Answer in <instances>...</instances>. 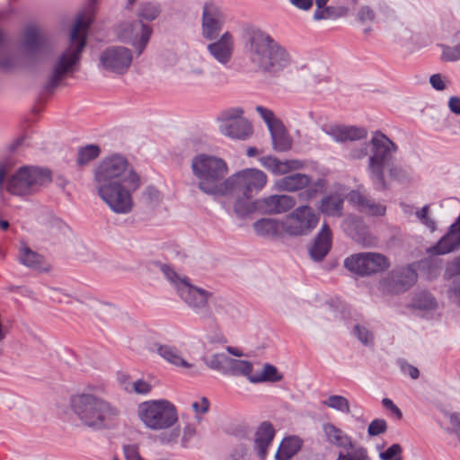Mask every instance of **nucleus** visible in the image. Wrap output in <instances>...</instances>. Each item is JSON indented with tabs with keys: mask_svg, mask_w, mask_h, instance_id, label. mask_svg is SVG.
<instances>
[{
	"mask_svg": "<svg viewBox=\"0 0 460 460\" xmlns=\"http://www.w3.org/2000/svg\"><path fill=\"white\" fill-rule=\"evenodd\" d=\"M447 78L440 74H434L429 77L431 86L437 91H443L447 88Z\"/></svg>",
	"mask_w": 460,
	"mask_h": 460,
	"instance_id": "nucleus-62",
	"label": "nucleus"
},
{
	"mask_svg": "<svg viewBox=\"0 0 460 460\" xmlns=\"http://www.w3.org/2000/svg\"><path fill=\"white\" fill-rule=\"evenodd\" d=\"M93 183L98 196L116 214L132 210L131 193L140 185V177L121 155L103 158L94 169Z\"/></svg>",
	"mask_w": 460,
	"mask_h": 460,
	"instance_id": "nucleus-1",
	"label": "nucleus"
},
{
	"mask_svg": "<svg viewBox=\"0 0 460 460\" xmlns=\"http://www.w3.org/2000/svg\"><path fill=\"white\" fill-rule=\"evenodd\" d=\"M311 182L312 179L307 174L295 172L279 179L276 187L284 191H296L306 188Z\"/></svg>",
	"mask_w": 460,
	"mask_h": 460,
	"instance_id": "nucleus-25",
	"label": "nucleus"
},
{
	"mask_svg": "<svg viewBox=\"0 0 460 460\" xmlns=\"http://www.w3.org/2000/svg\"><path fill=\"white\" fill-rule=\"evenodd\" d=\"M389 176L398 181H408L411 177L410 170L402 167L400 164H395L393 162L385 168Z\"/></svg>",
	"mask_w": 460,
	"mask_h": 460,
	"instance_id": "nucleus-50",
	"label": "nucleus"
},
{
	"mask_svg": "<svg viewBox=\"0 0 460 460\" xmlns=\"http://www.w3.org/2000/svg\"><path fill=\"white\" fill-rule=\"evenodd\" d=\"M357 20L361 24L374 23L379 21V17L371 6L362 5L357 13Z\"/></svg>",
	"mask_w": 460,
	"mask_h": 460,
	"instance_id": "nucleus-49",
	"label": "nucleus"
},
{
	"mask_svg": "<svg viewBox=\"0 0 460 460\" xmlns=\"http://www.w3.org/2000/svg\"><path fill=\"white\" fill-rule=\"evenodd\" d=\"M282 376L279 374L276 367L265 364L263 366L262 371L258 375H253V376H249V381L251 383H261V382H277L281 380Z\"/></svg>",
	"mask_w": 460,
	"mask_h": 460,
	"instance_id": "nucleus-39",
	"label": "nucleus"
},
{
	"mask_svg": "<svg viewBox=\"0 0 460 460\" xmlns=\"http://www.w3.org/2000/svg\"><path fill=\"white\" fill-rule=\"evenodd\" d=\"M354 335L366 346L372 345L374 342L373 333L365 326L356 324L353 329Z\"/></svg>",
	"mask_w": 460,
	"mask_h": 460,
	"instance_id": "nucleus-52",
	"label": "nucleus"
},
{
	"mask_svg": "<svg viewBox=\"0 0 460 460\" xmlns=\"http://www.w3.org/2000/svg\"><path fill=\"white\" fill-rule=\"evenodd\" d=\"M124 390L128 393H135L137 394H147L152 390V385L143 379H137L124 386Z\"/></svg>",
	"mask_w": 460,
	"mask_h": 460,
	"instance_id": "nucleus-51",
	"label": "nucleus"
},
{
	"mask_svg": "<svg viewBox=\"0 0 460 460\" xmlns=\"http://www.w3.org/2000/svg\"><path fill=\"white\" fill-rule=\"evenodd\" d=\"M454 42V46L441 45L444 61L453 62L460 59V31L455 35Z\"/></svg>",
	"mask_w": 460,
	"mask_h": 460,
	"instance_id": "nucleus-43",
	"label": "nucleus"
},
{
	"mask_svg": "<svg viewBox=\"0 0 460 460\" xmlns=\"http://www.w3.org/2000/svg\"><path fill=\"white\" fill-rule=\"evenodd\" d=\"M303 440L296 435L285 438L277 453L278 460H288L302 447Z\"/></svg>",
	"mask_w": 460,
	"mask_h": 460,
	"instance_id": "nucleus-32",
	"label": "nucleus"
},
{
	"mask_svg": "<svg viewBox=\"0 0 460 460\" xmlns=\"http://www.w3.org/2000/svg\"><path fill=\"white\" fill-rule=\"evenodd\" d=\"M344 199L339 194L325 196L321 200L320 210L329 217H340L342 216Z\"/></svg>",
	"mask_w": 460,
	"mask_h": 460,
	"instance_id": "nucleus-31",
	"label": "nucleus"
},
{
	"mask_svg": "<svg viewBox=\"0 0 460 460\" xmlns=\"http://www.w3.org/2000/svg\"><path fill=\"white\" fill-rule=\"evenodd\" d=\"M254 231L260 235H271L277 233V224L270 218H261L253 224Z\"/></svg>",
	"mask_w": 460,
	"mask_h": 460,
	"instance_id": "nucleus-46",
	"label": "nucleus"
},
{
	"mask_svg": "<svg viewBox=\"0 0 460 460\" xmlns=\"http://www.w3.org/2000/svg\"><path fill=\"white\" fill-rule=\"evenodd\" d=\"M319 217L308 205L297 207L282 224L283 230L290 235H305L315 228Z\"/></svg>",
	"mask_w": 460,
	"mask_h": 460,
	"instance_id": "nucleus-15",
	"label": "nucleus"
},
{
	"mask_svg": "<svg viewBox=\"0 0 460 460\" xmlns=\"http://www.w3.org/2000/svg\"><path fill=\"white\" fill-rule=\"evenodd\" d=\"M154 349L166 361L176 366L182 367H190V364H189L185 359H183L181 356L179 349L171 345L167 344H154Z\"/></svg>",
	"mask_w": 460,
	"mask_h": 460,
	"instance_id": "nucleus-30",
	"label": "nucleus"
},
{
	"mask_svg": "<svg viewBox=\"0 0 460 460\" xmlns=\"http://www.w3.org/2000/svg\"><path fill=\"white\" fill-rule=\"evenodd\" d=\"M337 460H367V456L363 449H357L347 454H340Z\"/></svg>",
	"mask_w": 460,
	"mask_h": 460,
	"instance_id": "nucleus-60",
	"label": "nucleus"
},
{
	"mask_svg": "<svg viewBox=\"0 0 460 460\" xmlns=\"http://www.w3.org/2000/svg\"><path fill=\"white\" fill-rule=\"evenodd\" d=\"M191 170L200 191L209 196H219L228 172L225 160L200 154L192 158Z\"/></svg>",
	"mask_w": 460,
	"mask_h": 460,
	"instance_id": "nucleus-6",
	"label": "nucleus"
},
{
	"mask_svg": "<svg viewBox=\"0 0 460 460\" xmlns=\"http://www.w3.org/2000/svg\"><path fill=\"white\" fill-rule=\"evenodd\" d=\"M322 404L342 413H349V402L342 395H331L322 402Z\"/></svg>",
	"mask_w": 460,
	"mask_h": 460,
	"instance_id": "nucleus-41",
	"label": "nucleus"
},
{
	"mask_svg": "<svg viewBox=\"0 0 460 460\" xmlns=\"http://www.w3.org/2000/svg\"><path fill=\"white\" fill-rule=\"evenodd\" d=\"M296 205V199L289 195H271L261 199V209L267 214L284 213Z\"/></svg>",
	"mask_w": 460,
	"mask_h": 460,
	"instance_id": "nucleus-23",
	"label": "nucleus"
},
{
	"mask_svg": "<svg viewBox=\"0 0 460 460\" xmlns=\"http://www.w3.org/2000/svg\"><path fill=\"white\" fill-rule=\"evenodd\" d=\"M155 265L175 286L180 297L195 314H199L201 319H210L213 316V312L209 306L211 293L191 285L187 278H181L168 264L156 261Z\"/></svg>",
	"mask_w": 460,
	"mask_h": 460,
	"instance_id": "nucleus-8",
	"label": "nucleus"
},
{
	"mask_svg": "<svg viewBox=\"0 0 460 460\" xmlns=\"http://www.w3.org/2000/svg\"><path fill=\"white\" fill-rule=\"evenodd\" d=\"M323 131L339 143L364 139L367 136L365 128L342 125H324Z\"/></svg>",
	"mask_w": 460,
	"mask_h": 460,
	"instance_id": "nucleus-20",
	"label": "nucleus"
},
{
	"mask_svg": "<svg viewBox=\"0 0 460 460\" xmlns=\"http://www.w3.org/2000/svg\"><path fill=\"white\" fill-rule=\"evenodd\" d=\"M100 0H85L83 13H80L70 31L69 42L66 49L61 53L53 64L43 89L52 93L66 75L74 72V68L80 61L81 54L86 45L88 29L93 20Z\"/></svg>",
	"mask_w": 460,
	"mask_h": 460,
	"instance_id": "nucleus-2",
	"label": "nucleus"
},
{
	"mask_svg": "<svg viewBox=\"0 0 460 460\" xmlns=\"http://www.w3.org/2000/svg\"><path fill=\"white\" fill-rule=\"evenodd\" d=\"M447 296L453 303L460 305V277L451 280L447 290Z\"/></svg>",
	"mask_w": 460,
	"mask_h": 460,
	"instance_id": "nucleus-55",
	"label": "nucleus"
},
{
	"mask_svg": "<svg viewBox=\"0 0 460 460\" xmlns=\"http://www.w3.org/2000/svg\"><path fill=\"white\" fill-rule=\"evenodd\" d=\"M229 359L230 357L226 353H215L209 357L204 358L203 361L208 368L226 375Z\"/></svg>",
	"mask_w": 460,
	"mask_h": 460,
	"instance_id": "nucleus-38",
	"label": "nucleus"
},
{
	"mask_svg": "<svg viewBox=\"0 0 460 460\" xmlns=\"http://www.w3.org/2000/svg\"><path fill=\"white\" fill-rule=\"evenodd\" d=\"M208 44L207 51L210 57L221 66L227 67L234 55V37L229 31H226L219 38Z\"/></svg>",
	"mask_w": 460,
	"mask_h": 460,
	"instance_id": "nucleus-19",
	"label": "nucleus"
},
{
	"mask_svg": "<svg viewBox=\"0 0 460 460\" xmlns=\"http://www.w3.org/2000/svg\"><path fill=\"white\" fill-rule=\"evenodd\" d=\"M271 137L274 150L285 152L291 148L292 142L282 122H277V126L269 130Z\"/></svg>",
	"mask_w": 460,
	"mask_h": 460,
	"instance_id": "nucleus-33",
	"label": "nucleus"
},
{
	"mask_svg": "<svg viewBox=\"0 0 460 460\" xmlns=\"http://www.w3.org/2000/svg\"><path fill=\"white\" fill-rule=\"evenodd\" d=\"M345 233L358 243H366L367 227L361 217L349 215L342 222Z\"/></svg>",
	"mask_w": 460,
	"mask_h": 460,
	"instance_id": "nucleus-26",
	"label": "nucleus"
},
{
	"mask_svg": "<svg viewBox=\"0 0 460 460\" xmlns=\"http://www.w3.org/2000/svg\"><path fill=\"white\" fill-rule=\"evenodd\" d=\"M226 15L221 6L214 1H206L202 6L201 35L207 40L219 37L224 27Z\"/></svg>",
	"mask_w": 460,
	"mask_h": 460,
	"instance_id": "nucleus-17",
	"label": "nucleus"
},
{
	"mask_svg": "<svg viewBox=\"0 0 460 460\" xmlns=\"http://www.w3.org/2000/svg\"><path fill=\"white\" fill-rule=\"evenodd\" d=\"M332 443L344 449L353 448V445L346 433H335L330 438Z\"/></svg>",
	"mask_w": 460,
	"mask_h": 460,
	"instance_id": "nucleus-56",
	"label": "nucleus"
},
{
	"mask_svg": "<svg viewBox=\"0 0 460 460\" xmlns=\"http://www.w3.org/2000/svg\"><path fill=\"white\" fill-rule=\"evenodd\" d=\"M411 305L414 309L429 312L436 309L438 303L430 292L421 290L412 296Z\"/></svg>",
	"mask_w": 460,
	"mask_h": 460,
	"instance_id": "nucleus-34",
	"label": "nucleus"
},
{
	"mask_svg": "<svg viewBox=\"0 0 460 460\" xmlns=\"http://www.w3.org/2000/svg\"><path fill=\"white\" fill-rule=\"evenodd\" d=\"M349 155H350V157L352 159H362V158H365L367 156L369 157V155H370L369 142L368 143H365L360 147L353 148L350 151Z\"/></svg>",
	"mask_w": 460,
	"mask_h": 460,
	"instance_id": "nucleus-63",
	"label": "nucleus"
},
{
	"mask_svg": "<svg viewBox=\"0 0 460 460\" xmlns=\"http://www.w3.org/2000/svg\"><path fill=\"white\" fill-rule=\"evenodd\" d=\"M17 57L9 50V43L0 49V68L5 71L14 69L18 66Z\"/></svg>",
	"mask_w": 460,
	"mask_h": 460,
	"instance_id": "nucleus-42",
	"label": "nucleus"
},
{
	"mask_svg": "<svg viewBox=\"0 0 460 460\" xmlns=\"http://www.w3.org/2000/svg\"><path fill=\"white\" fill-rule=\"evenodd\" d=\"M220 132L231 138L245 140L252 134V127L246 119H239L233 124L219 125Z\"/></svg>",
	"mask_w": 460,
	"mask_h": 460,
	"instance_id": "nucleus-28",
	"label": "nucleus"
},
{
	"mask_svg": "<svg viewBox=\"0 0 460 460\" xmlns=\"http://www.w3.org/2000/svg\"><path fill=\"white\" fill-rule=\"evenodd\" d=\"M143 197L146 203L155 206L160 200V192L155 188L149 186L145 190Z\"/></svg>",
	"mask_w": 460,
	"mask_h": 460,
	"instance_id": "nucleus-59",
	"label": "nucleus"
},
{
	"mask_svg": "<svg viewBox=\"0 0 460 460\" xmlns=\"http://www.w3.org/2000/svg\"><path fill=\"white\" fill-rule=\"evenodd\" d=\"M390 266L386 256L377 252H359L344 260V267L358 276H369L381 272Z\"/></svg>",
	"mask_w": 460,
	"mask_h": 460,
	"instance_id": "nucleus-13",
	"label": "nucleus"
},
{
	"mask_svg": "<svg viewBox=\"0 0 460 460\" xmlns=\"http://www.w3.org/2000/svg\"><path fill=\"white\" fill-rule=\"evenodd\" d=\"M70 406L82 423L95 429H115L119 410L107 401L91 394H77L70 397Z\"/></svg>",
	"mask_w": 460,
	"mask_h": 460,
	"instance_id": "nucleus-4",
	"label": "nucleus"
},
{
	"mask_svg": "<svg viewBox=\"0 0 460 460\" xmlns=\"http://www.w3.org/2000/svg\"><path fill=\"white\" fill-rule=\"evenodd\" d=\"M383 406L390 411L391 415L396 419L401 420L402 417V411L394 403V402L389 398H384L382 400Z\"/></svg>",
	"mask_w": 460,
	"mask_h": 460,
	"instance_id": "nucleus-61",
	"label": "nucleus"
},
{
	"mask_svg": "<svg viewBox=\"0 0 460 460\" xmlns=\"http://www.w3.org/2000/svg\"><path fill=\"white\" fill-rule=\"evenodd\" d=\"M261 165L274 174H285L286 164L278 158L268 155L261 158Z\"/></svg>",
	"mask_w": 460,
	"mask_h": 460,
	"instance_id": "nucleus-48",
	"label": "nucleus"
},
{
	"mask_svg": "<svg viewBox=\"0 0 460 460\" xmlns=\"http://www.w3.org/2000/svg\"><path fill=\"white\" fill-rule=\"evenodd\" d=\"M347 12L348 9L344 7L336 8L333 6L325 5L323 9L316 7L315 11L314 12L313 18L315 21L326 20L345 14Z\"/></svg>",
	"mask_w": 460,
	"mask_h": 460,
	"instance_id": "nucleus-44",
	"label": "nucleus"
},
{
	"mask_svg": "<svg viewBox=\"0 0 460 460\" xmlns=\"http://www.w3.org/2000/svg\"><path fill=\"white\" fill-rule=\"evenodd\" d=\"M398 366H399L401 371L404 375L410 376L411 378L417 379L420 376L419 369L416 367L409 364L406 360L399 359Z\"/></svg>",
	"mask_w": 460,
	"mask_h": 460,
	"instance_id": "nucleus-58",
	"label": "nucleus"
},
{
	"mask_svg": "<svg viewBox=\"0 0 460 460\" xmlns=\"http://www.w3.org/2000/svg\"><path fill=\"white\" fill-rule=\"evenodd\" d=\"M19 261L27 268L40 272H48L50 269L44 257L29 247L20 249Z\"/></svg>",
	"mask_w": 460,
	"mask_h": 460,
	"instance_id": "nucleus-27",
	"label": "nucleus"
},
{
	"mask_svg": "<svg viewBox=\"0 0 460 460\" xmlns=\"http://www.w3.org/2000/svg\"><path fill=\"white\" fill-rule=\"evenodd\" d=\"M459 247L460 232L456 230V226H449L447 234L429 248V252L434 255H444L457 250Z\"/></svg>",
	"mask_w": 460,
	"mask_h": 460,
	"instance_id": "nucleus-24",
	"label": "nucleus"
},
{
	"mask_svg": "<svg viewBox=\"0 0 460 460\" xmlns=\"http://www.w3.org/2000/svg\"><path fill=\"white\" fill-rule=\"evenodd\" d=\"M132 60L131 49L124 46H111L100 54L99 66L113 74L124 75L129 69Z\"/></svg>",
	"mask_w": 460,
	"mask_h": 460,
	"instance_id": "nucleus-16",
	"label": "nucleus"
},
{
	"mask_svg": "<svg viewBox=\"0 0 460 460\" xmlns=\"http://www.w3.org/2000/svg\"><path fill=\"white\" fill-rule=\"evenodd\" d=\"M162 9L159 4L154 2L143 3L137 11L138 20L152 22L161 13Z\"/></svg>",
	"mask_w": 460,
	"mask_h": 460,
	"instance_id": "nucleus-37",
	"label": "nucleus"
},
{
	"mask_svg": "<svg viewBox=\"0 0 460 460\" xmlns=\"http://www.w3.org/2000/svg\"><path fill=\"white\" fill-rule=\"evenodd\" d=\"M243 110L242 108L234 107L222 111L217 116V121L220 125L233 124L243 117Z\"/></svg>",
	"mask_w": 460,
	"mask_h": 460,
	"instance_id": "nucleus-45",
	"label": "nucleus"
},
{
	"mask_svg": "<svg viewBox=\"0 0 460 460\" xmlns=\"http://www.w3.org/2000/svg\"><path fill=\"white\" fill-rule=\"evenodd\" d=\"M234 211L239 218H245L258 209H261V200H252V195L235 196Z\"/></svg>",
	"mask_w": 460,
	"mask_h": 460,
	"instance_id": "nucleus-29",
	"label": "nucleus"
},
{
	"mask_svg": "<svg viewBox=\"0 0 460 460\" xmlns=\"http://www.w3.org/2000/svg\"><path fill=\"white\" fill-rule=\"evenodd\" d=\"M255 110L266 123L269 130L276 127L277 122H281L279 119H276L275 114L272 111L263 106H256Z\"/></svg>",
	"mask_w": 460,
	"mask_h": 460,
	"instance_id": "nucleus-53",
	"label": "nucleus"
},
{
	"mask_svg": "<svg viewBox=\"0 0 460 460\" xmlns=\"http://www.w3.org/2000/svg\"><path fill=\"white\" fill-rule=\"evenodd\" d=\"M244 39L250 61L261 71L277 74L290 64V56L286 49L267 32L249 28L245 31Z\"/></svg>",
	"mask_w": 460,
	"mask_h": 460,
	"instance_id": "nucleus-3",
	"label": "nucleus"
},
{
	"mask_svg": "<svg viewBox=\"0 0 460 460\" xmlns=\"http://www.w3.org/2000/svg\"><path fill=\"white\" fill-rule=\"evenodd\" d=\"M402 448L398 444H394L380 454L383 460L402 459Z\"/></svg>",
	"mask_w": 460,
	"mask_h": 460,
	"instance_id": "nucleus-57",
	"label": "nucleus"
},
{
	"mask_svg": "<svg viewBox=\"0 0 460 460\" xmlns=\"http://www.w3.org/2000/svg\"><path fill=\"white\" fill-rule=\"evenodd\" d=\"M418 275L411 266L391 270L383 280L384 288L391 294H400L410 289L417 281Z\"/></svg>",
	"mask_w": 460,
	"mask_h": 460,
	"instance_id": "nucleus-18",
	"label": "nucleus"
},
{
	"mask_svg": "<svg viewBox=\"0 0 460 460\" xmlns=\"http://www.w3.org/2000/svg\"><path fill=\"white\" fill-rule=\"evenodd\" d=\"M137 416L146 428L155 430L168 429L179 419L175 405L166 399L149 400L139 403Z\"/></svg>",
	"mask_w": 460,
	"mask_h": 460,
	"instance_id": "nucleus-9",
	"label": "nucleus"
},
{
	"mask_svg": "<svg viewBox=\"0 0 460 460\" xmlns=\"http://www.w3.org/2000/svg\"><path fill=\"white\" fill-rule=\"evenodd\" d=\"M101 149L97 145H87L78 150L76 163L79 166L87 164L99 156Z\"/></svg>",
	"mask_w": 460,
	"mask_h": 460,
	"instance_id": "nucleus-40",
	"label": "nucleus"
},
{
	"mask_svg": "<svg viewBox=\"0 0 460 460\" xmlns=\"http://www.w3.org/2000/svg\"><path fill=\"white\" fill-rule=\"evenodd\" d=\"M332 231L329 226L323 223L309 249L311 258L315 261H323L332 248Z\"/></svg>",
	"mask_w": 460,
	"mask_h": 460,
	"instance_id": "nucleus-21",
	"label": "nucleus"
},
{
	"mask_svg": "<svg viewBox=\"0 0 460 460\" xmlns=\"http://www.w3.org/2000/svg\"><path fill=\"white\" fill-rule=\"evenodd\" d=\"M267 175L261 170L248 168L226 177L220 197L252 195L263 189Z\"/></svg>",
	"mask_w": 460,
	"mask_h": 460,
	"instance_id": "nucleus-10",
	"label": "nucleus"
},
{
	"mask_svg": "<svg viewBox=\"0 0 460 460\" xmlns=\"http://www.w3.org/2000/svg\"><path fill=\"white\" fill-rule=\"evenodd\" d=\"M447 272L453 279L460 277V257L455 258L447 267Z\"/></svg>",
	"mask_w": 460,
	"mask_h": 460,
	"instance_id": "nucleus-64",
	"label": "nucleus"
},
{
	"mask_svg": "<svg viewBox=\"0 0 460 460\" xmlns=\"http://www.w3.org/2000/svg\"><path fill=\"white\" fill-rule=\"evenodd\" d=\"M252 371V364L250 361L230 358L226 375L234 376H243L249 379V376H253Z\"/></svg>",
	"mask_w": 460,
	"mask_h": 460,
	"instance_id": "nucleus-36",
	"label": "nucleus"
},
{
	"mask_svg": "<svg viewBox=\"0 0 460 460\" xmlns=\"http://www.w3.org/2000/svg\"><path fill=\"white\" fill-rule=\"evenodd\" d=\"M117 33L122 42L131 44L135 48L137 56H140L148 44L153 29L150 25L137 19L119 24Z\"/></svg>",
	"mask_w": 460,
	"mask_h": 460,
	"instance_id": "nucleus-14",
	"label": "nucleus"
},
{
	"mask_svg": "<svg viewBox=\"0 0 460 460\" xmlns=\"http://www.w3.org/2000/svg\"><path fill=\"white\" fill-rule=\"evenodd\" d=\"M326 187V181L323 179H318L313 184H309L306 190L298 194L299 199L308 201L314 199L318 192L323 191Z\"/></svg>",
	"mask_w": 460,
	"mask_h": 460,
	"instance_id": "nucleus-47",
	"label": "nucleus"
},
{
	"mask_svg": "<svg viewBox=\"0 0 460 460\" xmlns=\"http://www.w3.org/2000/svg\"><path fill=\"white\" fill-rule=\"evenodd\" d=\"M267 175L261 170L248 168L226 177L220 197L252 195L263 189Z\"/></svg>",
	"mask_w": 460,
	"mask_h": 460,
	"instance_id": "nucleus-11",
	"label": "nucleus"
},
{
	"mask_svg": "<svg viewBox=\"0 0 460 460\" xmlns=\"http://www.w3.org/2000/svg\"><path fill=\"white\" fill-rule=\"evenodd\" d=\"M370 155L367 163V172L373 188L377 191L388 188L385 177V168L392 163L393 155L398 146L381 131H375L369 141Z\"/></svg>",
	"mask_w": 460,
	"mask_h": 460,
	"instance_id": "nucleus-7",
	"label": "nucleus"
},
{
	"mask_svg": "<svg viewBox=\"0 0 460 460\" xmlns=\"http://www.w3.org/2000/svg\"><path fill=\"white\" fill-rule=\"evenodd\" d=\"M348 199L359 211L370 216H384L386 212V207L385 205L367 199L358 190H351L348 195Z\"/></svg>",
	"mask_w": 460,
	"mask_h": 460,
	"instance_id": "nucleus-22",
	"label": "nucleus"
},
{
	"mask_svg": "<svg viewBox=\"0 0 460 460\" xmlns=\"http://www.w3.org/2000/svg\"><path fill=\"white\" fill-rule=\"evenodd\" d=\"M8 167L0 164V191L5 189L10 194L23 197L32 195L51 181L50 172L36 166H22L8 179Z\"/></svg>",
	"mask_w": 460,
	"mask_h": 460,
	"instance_id": "nucleus-5",
	"label": "nucleus"
},
{
	"mask_svg": "<svg viewBox=\"0 0 460 460\" xmlns=\"http://www.w3.org/2000/svg\"><path fill=\"white\" fill-rule=\"evenodd\" d=\"M209 306L213 312V316L209 320L216 321L217 317L225 320L232 316L231 313L234 307L221 297H216L212 295Z\"/></svg>",
	"mask_w": 460,
	"mask_h": 460,
	"instance_id": "nucleus-35",
	"label": "nucleus"
},
{
	"mask_svg": "<svg viewBox=\"0 0 460 460\" xmlns=\"http://www.w3.org/2000/svg\"><path fill=\"white\" fill-rule=\"evenodd\" d=\"M273 438V433H263L261 436L257 438L255 443H256V448L258 451L259 456L261 458H264L267 454L268 447L270 446V442Z\"/></svg>",
	"mask_w": 460,
	"mask_h": 460,
	"instance_id": "nucleus-54",
	"label": "nucleus"
},
{
	"mask_svg": "<svg viewBox=\"0 0 460 460\" xmlns=\"http://www.w3.org/2000/svg\"><path fill=\"white\" fill-rule=\"evenodd\" d=\"M20 49L28 62L36 64L51 51L52 44L49 35L42 29L29 25L22 35Z\"/></svg>",
	"mask_w": 460,
	"mask_h": 460,
	"instance_id": "nucleus-12",
	"label": "nucleus"
}]
</instances>
